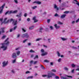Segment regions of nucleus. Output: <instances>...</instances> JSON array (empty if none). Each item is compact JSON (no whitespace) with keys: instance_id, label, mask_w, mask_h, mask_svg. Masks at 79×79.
Wrapping results in <instances>:
<instances>
[{"instance_id":"49530a36","label":"nucleus","mask_w":79,"mask_h":79,"mask_svg":"<svg viewBox=\"0 0 79 79\" xmlns=\"http://www.w3.org/2000/svg\"><path fill=\"white\" fill-rule=\"evenodd\" d=\"M71 47V48H73V49H77V48H76V47H74V46H73V47Z\"/></svg>"},{"instance_id":"5fc2aeb1","label":"nucleus","mask_w":79,"mask_h":79,"mask_svg":"<svg viewBox=\"0 0 79 79\" xmlns=\"http://www.w3.org/2000/svg\"><path fill=\"white\" fill-rule=\"evenodd\" d=\"M27 39H26L24 40L23 42V43H25V42H26V41H27Z\"/></svg>"},{"instance_id":"c03bdc74","label":"nucleus","mask_w":79,"mask_h":79,"mask_svg":"<svg viewBox=\"0 0 79 79\" xmlns=\"http://www.w3.org/2000/svg\"><path fill=\"white\" fill-rule=\"evenodd\" d=\"M39 58V56H38V55H36L35 56V57L34 58V59H35L36 58Z\"/></svg>"},{"instance_id":"4468645a","label":"nucleus","mask_w":79,"mask_h":79,"mask_svg":"<svg viewBox=\"0 0 79 79\" xmlns=\"http://www.w3.org/2000/svg\"><path fill=\"white\" fill-rule=\"evenodd\" d=\"M47 78H50V77H52V76H51V74L50 73H48V74L47 75Z\"/></svg>"},{"instance_id":"f8f14e48","label":"nucleus","mask_w":79,"mask_h":79,"mask_svg":"<svg viewBox=\"0 0 79 79\" xmlns=\"http://www.w3.org/2000/svg\"><path fill=\"white\" fill-rule=\"evenodd\" d=\"M54 27L56 29H59L60 28V26H59L57 25V24H56L54 25Z\"/></svg>"},{"instance_id":"58836bf2","label":"nucleus","mask_w":79,"mask_h":79,"mask_svg":"<svg viewBox=\"0 0 79 79\" xmlns=\"http://www.w3.org/2000/svg\"><path fill=\"white\" fill-rule=\"evenodd\" d=\"M30 52H31V53H34V52H35V51L32 50V49H31L30 51Z\"/></svg>"},{"instance_id":"9b49d317","label":"nucleus","mask_w":79,"mask_h":79,"mask_svg":"<svg viewBox=\"0 0 79 79\" xmlns=\"http://www.w3.org/2000/svg\"><path fill=\"white\" fill-rule=\"evenodd\" d=\"M66 15L63 14L60 16V18H61V19H63V18H64L66 17Z\"/></svg>"},{"instance_id":"864d4df0","label":"nucleus","mask_w":79,"mask_h":79,"mask_svg":"<svg viewBox=\"0 0 79 79\" xmlns=\"http://www.w3.org/2000/svg\"><path fill=\"white\" fill-rule=\"evenodd\" d=\"M67 77H69V78H73V77L71 76H66Z\"/></svg>"},{"instance_id":"7c9ffc66","label":"nucleus","mask_w":79,"mask_h":79,"mask_svg":"<svg viewBox=\"0 0 79 79\" xmlns=\"http://www.w3.org/2000/svg\"><path fill=\"white\" fill-rule=\"evenodd\" d=\"M42 31H43V28H40L39 31L40 32H42Z\"/></svg>"},{"instance_id":"0eeeda50","label":"nucleus","mask_w":79,"mask_h":79,"mask_svg":"<svg viewBox=\"0 0 79 79\" xmlns=\"http://www.w3.org/2000/svg\"><path fill=\"white\" fill-rule=\"evenodd\" d=\"M5 29L4 27L1 28L0 30V34H1L2 33H4L5 32V31H4Z\"/></svg>"},{"instance_id":"2f4dec72","label":"nucleus","mask_w":79,"mask_h":79,"mask_svg":"<svg viewBox=\"0 0 79 79\" xmlns=\"http://www.w3.org/2000/svg\"><path fill=\"white\" fill-rule=\"evenodd\" d=\"M18 10H15L13 11V14H15V13H18Z\"/></svg>"},{"instance_id":"473e14b6","label":"nucleus","mask_w":79,"mask_h":79,"mask_svg":"<svg viewBox=\"0 0 79 79\" xmlns=\"http://www.w3.org/2000/svg\"><path fill=\"white\" fill-rule=\"evenodd\" d=\"M16 59H15V60H14L12 61V63H16Z\"/></svg>"},{"instance_id":"a878e982","label":"nucleus","mask_w":79,"mask_h":79,"mask_svg":"<svg viewBox=\"0 0 79 79\" xmlns=\"http://www.w3.org/2000/svg\"><path fill=\"white\" fill-rule=\"evenodd\" d=\"M57 54L58 56H60L61 54H60V53L58 51L57 52Z\"/></svg>"},{"instance_id":"4d7b16f0","label":"nucleus","mask_w":79,"mask_h":79,"mask_svg":"<svg viewBox=\"0 0 79 79\" xmlns=\"http://www.w3.org/2000/svg\"><path fill=\"white\" fill-rule=\"evenodd\" d=\"M22 30L24 32H26V31L25 29H24V28L22 29Z\"/></svg>"},{"instance_id":"f3484780","label":"nucleus","mask_w":79,"mask_h":79,"mask_svg":"<svg viewBox=\"0 0 79 79\" xmlns=\"http://www.w3.org/2000/svg\"><path fill=\"white\" fill-rule=\"evenodd\" d=\"M8 18H5L4 19V20L3 22H2V23H6V21L7 20Z\"/></svg>"},{"instance_id":"37998d69","label":"nucleus","mask_w":79,"mask_h":79,"mask_svg":"<svg viewBox=\"0 0 79 79\" xmlns=\"http://www.w3.org/2000/svg\"><path fill=\"white\" fill-rule=\"evenodd\" d=\"M50 28L51 29V30H53V27L52 26H51L50 27Z\"/></svg>"},{"instance_id":"393cba45","label":"nucleus","mask_w":79,"mask_h":79,"mask_svg":"<svg viewBox=\"0 0 79 79\" xmlns=\"http://www.w3.org/2000/svg\"><path fill=\"white\" fill-rule=\"evenodd\" d=\"M61 39H62V40H63L64 41V40H68V39L67 38H61Z\"/></svg>"},{"instance_id":"e433bc0d","label":"nucleus","mask_w":79,"mask_h":79,"mask_svg":"<svg viewBox=\"0 0 79 79\" xmlns=\"http://www.w3.org/2000/svg\"><path fill=\"white\" fill-rule=\"evenodd\" d=\"M69 11H65L64 12V13L65 14H68V13H69Z\"/></svg>"},{"instance_id":"a211bd4d","label":"nucleus","mask_w":79,"mask_h":79,"mask_svg":"<svg viewBox=\"0 0 79 79\" xmlns=\"http://www.w3.org/2000/svg\"><path fill=\"white\" fill-rule=\"evenodd\" d=\"M21 53V52L20 51H18L16 52V53L18 56H19V54H20Z\"/></svg>"},{"instance_id":"e2e57ef3","label":"nucleus","mask_w":79,"mask_h":79,"mask_svg":"<svg viewBox=\"0 0 79 79\" xmlns=\"http://www.w3.org/2000/svg\"><path fill=\"white\" fill-rule=\"evenodd\" d=\"M11 72L12 73H15V71L14 70H12L11 71Z\"/></svg>"},{"instance_id":"09e8293b","label":"nucleus","mask_w":79,"mask_h":79,"mask_svg":"<svg viewBox=\"0 0 79 79\" xmlns=\"http://www.w3.org/2000/svg\"><path fill=\"white\" fill-rule=\"evenodd\" d=\"M38 21H39V20H38L35 19L34 20V22L35 23H37V22H38Z\"/></svg>"},{"instance_id":"774afa93","label":"nucleus","mask_w":79,"mask_h":79,"mask_svg":"<svg viewBox=\"0 0 79 79\" xmlns=\"http://www.w3.org/2000/svg\"><path fill=\"white\" fill-rule=\"evenodd\" d=\"M58 16V15L57 14H56L55 15V16L56 17Z\"/></svg>"},{"instance_id":"ea45409f","label":"nucleus","mask_w":79,"mask_h":79,"mask_svg":"<svg viewBox=\"0 0 79 79\" xmlns=\"http://www.w3.org/2000/svg\"><path fill=\"white\" fill-rule=\"evenodd\" d=\"M31 73V72L29 71H27L25 72V73L26 74H29Z\"/></svg>"},{"instance_id":"aec40b11","label":"nucleus","mask_w":79,"mask_h":79,"mask_svg":"<svg viewBox=\"0 0 79 79\" xmlns=\"http://www.w3.org/2000/svg\"><path fill=\"white\" fill-rule=\"evenodd\" d=\"M57 24H59L60 25H62L63 23L60 21H58L57 22Z\"/></svg>"},{"instance_id":"f257e3e1","label":"nucleus","mask_w":79,"mask_h":79,"mask_svg":"<svg viewBox=\"0 0 79 79\" xmlns=\"http://www.w3.org/2000/svg\"><path fill=\"white\" fill-rule=\"evenodd\" d=\"M9 38H8L6 39L3 43L2 44V46L1 47V48H4L3 50L5 51L7 49V47L8 46V45L10 44V42L8 40Z\"/></svg>"},{"instance_id":"a18cd8bd","label":"nucleus","mask_w":79,"mask_h":79,"mask_svg":"<svg viewBox=\"0 0 79 79\" xmlns=\"http://www.w3.org/2000/svg\"><path fill=\"white\" fill-rule=\"evenodd\" d=\"M71 23L72 24H75V21H72L71 22Z\"/></svg>"},{"instance_id":"680f3d73","label":"nucleus","mask_w":79,"mask_h":79,"mask_svg":"<svg viewBox=\"0 0 79 79\" xmlns=\"http://www.w3.org/2000/svg\"><path fill=\"white\" fill-rule=\"evenodd\" d=\"M47 75H42L43 77H47Z\"/></svg>"},{"instance_id":"423d86ee","label":"nucleus","mask_w":79,"mask_h":79,"mask_svg":"<svg viewBox=\"0 0 79 79\" xmlns=\"http://www.w3.org/2000/svg\"><path fill=\"white\" fill-rule=\"evenodd\" d=\"M3 67H5L6 66L7 64H8V61L6 62V61H4L2 62Z\"/></svg>"},{"instance_id":"de8ad7c7","label":"nucleus","mask_w":79,"mask_h":79,"mask_svg":"<svg viewBox=\"0 0 79 79\" xmlns=\"http://www.w3.org/2000/svg\"><path fill=\"white\" fill-rule=\"evenodd\" d=\"M41 52L42 53H44V50L43 49H41Z\"/></svg>"},{"instance_id":"6e6552de","label":"nucleus","mask_w":79,"mask_h":79,"mask_svg":"<svg viewBox=\"0 0 79 79\" xmlns=\"http://www.w3.org/2000/svg\"><path fill=\"white\" fill-rule=\"evenodd\" d=\"M33 3H36V4H38V5H40L41 3H42V2H41L36 1L34 2Z\"/></svg>"},{"instance_id":"20e7f679","label":"nucleus","mask_w":79,"mask_h":79,"mask_svg":"<svg viewBox=\"0 0 79 79\" xmlns=\"http://www.w3.org/2000/svg\"><path fill=\"white\" fill-rule=\"evenodd\" d=\"M29 34H28V33H26L24 34H23L22 35V37H26V38H28V37H29Z\"/></svg>"},{"instance_id":"1a4fd4ad","label":"nucleus","mask_w":79,"mask_h":79,"mask_svg":"<svg viewBox=\"0 0 79 79\" xmlns=\"http://www.w3.org/2000/svg\"><path fill=\"white\" fill-rule=\"evenodd\" d=\"M54 8L56 10V11H58L59 10V8L58 7V6L56 5V4H54Z\"/></svg>"},{"instance_id":"4be33fe9","label":"nucleus","mask_w":79,"mask_h":79,"mask_svg":"<svg viewBox=\"0 0 79 79\" xmlns=\"http://www.w3.org/2000/svg\"><path fill=\"white\" fill-rule=\"evenodd\" d=\"M64 69L65 71H67L69 70V69L67 67H64Z\"/></svg>"},{"instance_id":"412c9836","label":"nucleus","mask_w":79,"mask_h":79,"mask_svg":"<svg viewBox=\"0 0 79 79\" xmlns=\"http://www.w3.org/2000/svg\"><path fill=\"white\" fill-rule=\"evenodd\" d=\"M60 78L61 79H68V78H66V77H64L62 76L60 77Z\"/></svg>"},{"instance_id":"ddd939ff","label":"nucleus","mask_w":79,"mask_h":79,"mask_svg":"<svg viewBox=\"0 0 79 79\" xmlns=\"http://www.w3.org/2000/svg\"><path fill=\"white\" fill-rule=\"evenodd\" d=\"M48 54V52H45L44 53H42L41 54L42 56H45V55H47Z\"/></svg>"},{"instance_id":"bb28decb","label":"nucleus","mask_w":79,"mask_h":79,"mask_svg":"<svg viewBox=\"0 0 79 79\" xmlns=\"http://www.w3.org/2000/svg\"><path fill=\"white\" fill-rule=\"evenodd\" d=\"M9 14H13V10H11L10 11H9Z\"/></svg>"},{"instance_id":"4c0bfd02","label":"nucleus","mask_w":79,"mask_h":79,"mask_svg":"<svg viewBox=\"0 0 79 79\" xmlns=\"http://www.w3.org/2000/svg\"><path fill=\"white\" fill-rule=\"evenodd\" d=\"M71 66L72 67V68H74L75 66H76V65L74 64H72Z\"/></svg>"},{"instance_id":"8fccbe9b","label":"nucleus","mask_w":79,"mask_h":79,"mask_svg":"<svg viewBox=\"0 0 79 79\" xmlns=\"http://www.w3.org/2000/svg\"><path fill=\"white\" fill-rule=\"evenodd\" d=\"M27 13H25L24 14V16L25 17H26V16H27Z\"/></svg>"},{"instance_id":"052dcab7","label":"nucleus","mask_w":79,"mask_h":79,"mask_svg":"<svg viewBox=\"0 0 79 79\" xmlns=\"http://www.w3.org/2000/svg\"><path fill=\"white\" fill-rule=\"evenodd\" d=\"M47 22H48V23H50V19H48L47 20Z\"/></svg>"},{"instance_id":"bf43d9fd","label":"nucleus","mask_w":79,"mask_h":79,"mask_svg":"<svg viewBox=\"0 0 79 79\" xmlns=\"http://www.w3.org/2000/svg\"><path fill=\"white\" fill-rule=\"evenodd\" d=\"M79 19H78L77 20H76V23H79Z\"/></svg>"},{"instance_id":"338daca9","label":"nucleus","mask_w":79,"mask_h":79,"mask_svg":"<svg viewBox=\"0 0 79 79\" xmlns=\"http://www.w3.org/2000/svg\"><path fill=\"white\" fill-rule=\"evenodd\" d=\"M37 63V61H35L34 63V64H36Z\"/></svg>"},{"instance_id":"c756f323","label":"nucleus","mask_w":79,"mask_h":79,"mask_svg":"<svg viewBox=\"0 0 79 79\" xmlns=\"http://www.w3.org/2000/svg\"><path fill=\"white\" fill-rule=\"evenodd\" d=\"M40 66H41V67L42 69H44V70L45 69V67H44V66H43V65L41 64Z\"/></svg>"},{"instance_id":"2eb2a0df","label":"nucleus","mask_w":79,"mask_h":79,"mask_svg":"<svg viewBox=\"0 0 79 79\" xmlns=\"http://www.w3.org/2000/svg\"><path fill=\"white\" fill-rule=\"evenodd\" d=\"M74 1L73 2V3H74V4H77V3H79V2H78V1L76 0H73Z\"/></svg>"},{"instance_id":"c9c22d12","label":"nucleus","mask_w":79,"mask_h":79,"mask_svg":"<svg viewBox=\"0 0 79 79\" xmlns=\"http://www.w3.org/2000/svg\"><path fill=\"white\" fill-rule=\"evenodd\" d=\"M61 61V59L60 58L59 59H58V61L59 63H60Z\"/></svg>"},{"instance_id":"13d9d810","label":"nucleus","mask_w":79,"mask_h":79,"mask_svg":"<svg viewBox=\"0 0 79 79\" xmlns=\"http://www.w3.org/2000/svg\"><path fill=\"white\" fill-rule=\"evenodd\" d=\"M33 62H34V61H33V60H31L30 62V64H32V63H33Z\"/></svg>"},{"instance_id":"5701e85b","label":"nucleus","mask_w":79,"mask_h":79,"mask_svg":"<svg viewBox=\"0 0 79 79\" xmlns=\"http://www.w3.org/2000/svg\"><path fill=\"white\" fill-rule=\"evenodd\" d=\"M34 28V26H32L30 27L29 29H30V30H32V29H33Z\"/></svg>"},{"instance_id":"0e129e2a","label":"nucleus","mask_w":79,"mask_h":79,"mask_svg":"<svg viewBox=\"0 0 79 79\" xmlns=\"http://www.w3.org/2000/svg\"><path fill=\"white\" fill-rule=\"evenodd\" d=\"M8 13L9 14V11H7L6 13L5 14V15H6L7 14H8Z\"/></svg>"},{"instance_id":"f704fd0d","label":"nucleus","mask_w":79,"mask_h":79,"mask_svg":"<svg viewBox=\"0 0 79 79\" xmlns=\"http://www.w3.org/2000/svg\"><path fill=\"white\" fill-rule=\"evenodd\" d=\"M44 61L46 63H49V62H50V61L48 60H44Z\"/></svg>"},{"instance_id":"9d476101","label":"nucleus","mask_w":79,"mask_h":79,"mask_svg":"<svg viewBox=\"0 0 79 79\" xmlns=\"http://www.w3.org/2000/svg\"><path fill=\"white\" fill-rule=\"evenodd\" d=\"M12 57L13 58H15L16 57V53L15 52H14L13 53Z\"/></svg>"},{"instance_id":"cd10ccee","label":"nucleus","mask_w":79,"mask_h":79,"mask_svg":"<svg viewBox=\"0 0 79 79\" xmlns=\"http://www.w3.org/2000/svg\"><path fill=\"white\" fill-rule=\"evenodd\" d=\"M6 37V36L4 35L2 37L1 39H5Z\"/></svg>"},{"instance_id":"603ef678","label":"nucleus","mask_w":79,"mask_h":79,"mask_svg":"<svg viewBox=\"0 0 79 79\" xmlns=\"http://www.w3.org/2000/svg\"><path fill=\"white\" fill-rule=\"evenodd\" d=\"M13 31V29L11 28L10 29V32H12V31Z\"/></svg>"},{"instance_id":"c85d7f7f","label":"nucleus","mask_w":79,"mask_h":79,"mask_svg":"<svg viewBox=\"0 0 79 79\" xmlns=\"http://www.w3.org/2000/svg\"><path fill=\"white\" fill-rule=\"evenodd\" d=\"M40 40H42V38H38V39H37L36 40V41H40Z\"/></svg>"},{"instance_id":"39448f33","label":"nucleus","mask_w":79,"mask_h":79,"mask_svg":"<svg viewBox=\"0 0 79 79\" xmlns=\"http://www.w3.org/2000/svg\"><path fill=\"white\" fill-rule=\"evenodd\" d=\"M65 3H62L60 6L59 8L61 10H64V8H61L62 7H64V5H65Z\"/></svg>"},{"instance_id":"6e6d98bb","label":"nucleus","mask_w":79,"mask_h":79,"mask_svg":"<svg viewBox=\"0 0 79 79\" xmlns=\"http://www.w3.org/2000/svg\"><path fill=\"white\" fill-rule=\"evenodd\" d=\"M35 19H36V16H35L34 17H33V20H35Z\"/></svg>"},{"instance_id":"69168bd1","label":"nucleus","mask_w":79,"mask_h":79,"mask_svg":"<svg viewBox=\"0 0 79 79\" xmlns=\"http://www.w3.org/2000/svg\"><path fill=\"white\" fill-rule=\"evenodd\" d=\"M55 78H56V79H59V77L56 76L55 77Z\"/></svg>"},{"instance_id":"dca6fc26","label":"nucleus","mask_w":79,"mask_h":79,"mask_svg":"<svg viewBox=\"0 0 79 79\" xmlns=\"http://www.w3.org/2000/svg\"><path fill=\"white\" fill-rule=\"evenodd\" d=\"M21 16H22V13L20 12L19 13V15H16L17 17H21Z\"/></svg>"},{"instance_id":"3c124183","label":"nucleus","mask_w":79,"mask_h":79,"mask_svg":"<svg viewBox=\"0 0 79 79\" xmlns=\"http://www.w3.org/2000/svg\"><path fill=\"white\" fill-rule=\"evenodd\" d=\"M74 70H75V69H73V70L71 71V73H74Z\"/></svg>"},{"instance_id":"72a5a7b5","label":"nucleus","mask_w":79,"mask_h":79,"mask_svg":"<svg viewBox=\"0 0 79 79\" xmlns=\"http://www.w3.org/2000/svg\"><path fill=\"white\" fill-rule=\"evenodd\" d=\"M17 27H18V26H15L14 27V29H13V31H15V30H16V29Z\"/></svg>"},{"instance_id":"79ce46f5","label":"nucleus","mask_w":79,"mask_h":79,"mask_svg":"<svg viewBox=\"0 0 79 79\" xmlns=\"http://www.w3.org/2000/svg\"><path fill=\"white\" fill-rule=\"evenodd\" d=\"M52 72H54V73H55L56 72V70L55 69H53L52 70Z\"/></svg>"},{"instance_id":"7ed1b4c3","label":"nucleus","mask_w":79,"mask_h":79,"mask_svg":"<svg viewBox=\"0 0 79 79\" xmlns=\"http://www.w3.org/2000/svg\"><path fill=\"white\" fill-rule=\"evenodd\" d=\"M5 6V4H4L2 6L0 7V14L3 13V10L4 9V7Z\"/></svg>"},{"instance_id":"a19ab883","label":"nucleus","mask_w":79,"mask_h":79,"mask_svg":"<svg viewBox=\"0 0 79 79\" xmlns=\"http://www.w3.org/2000/svg\"><path fill=\"white\" fill-rule=\"evenodd\" d=\"M14 2H15V3H16V4L18 3V0H14Z\"/></svg>"},{"instance_id":"b1692460","label":"nucleus","mask_w":79,"mask_h":79,"mask_svg":"<svg viewBox=\"0 0 79 79\" xmlns=\"http://www.w3.org/2000/svg\"><path fill=\"white\" fill-rule=\"evenodd\" d=\"M37 6H34L31 7V9H32L33 10H34V9H35V8H37Z\"/></svg>"},{"instance_id":"6ab92c4d","label":"nucleus","mask_w":79,"mask_h":79,"mask_svg":"<svg viewBox=\"0 0 79 79\" xmlns=\"http://www.w3.org/2000/svg\"><path fill=\"white\" fill-rule=\"evenodd\" d=\"M33 77H34L32 76H29L27 78V79H32Z\"/></svg>"},{"instance_id":"f03ea898","label":"nucleus","mask_w":79,"mask_h":79,"mask_svg":"<svg viewBox=\"0 0 79 79\" xmlns=\"http://www.w3.org/2000/svg\"><path fill=\"white\" fill-rule=\"evenodd\" d=\"M12 21H13L12 24L13 25H14V26H15V25H16V24H17V20H16L15 21H13V19H12L8 20L7 21H6V24H7V23H11V22H12Z\"/></svg>"}]
</instances>
